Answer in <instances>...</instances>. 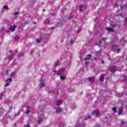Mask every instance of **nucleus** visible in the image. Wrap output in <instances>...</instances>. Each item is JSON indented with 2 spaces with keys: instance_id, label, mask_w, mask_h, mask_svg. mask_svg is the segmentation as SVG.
I'll use <instances>...</instances> for the list:
<instances>
[{
  "instance_id": "obj_1",
  "label": "nucleus",
  "mask_w": 127,
  "mask_h": 127,
  "mask_svg": "<svg viewBox=\"0 0 127 127\" xmlns=\"http://www.w3.org/2000/svg\"><path fill=\"white\" fill-rule=\"evenodd\" d=\"M53 71L57 75H63L65 73V69L64 68H61L59 71L53 69Z\"/></svg>"
},
{
  "instance_id": "obj_2",
  "label": "nucleus",
  "mask_w": 127,
  "mask_h": 127,
  "mask_svg": "<svg viewBox=\"0 0 127 127\" xmlns=\"http://www.w3.org/2000/svg\"><path fill=\"white\" fill-rule=\"evenodd\" d=\"M91 55H88L87 57L84 59V60H85V64H86V65L89 64V62H92L93 60L91 59Z\"/></svg>"
},
{
  "instance_id": "obj_3",
  "label": "nucleus",
  "mask_w": 127,
  "mask_h": 127,
  "mask_svg": "<svg viewBox=\"0 0 127 127\" xmlns=\"http://www.w3.org/2000/svg\"><path fill=\"white\" fill-rule=\"evenodd\" d=\"M107 41H108V39L104 38L103 40L100 41L98 43H97V45H98V46L102 45V44L107 45Z\"/></svg>"
},
{
  "instance_id": "obj_4",
  "label": "nucleus",
  "mask_w": 127,
  "mask_h": 127,
  "mask_svg": "<svg viewBox=\"0 0 127 127\" xmlns=\"http://www.w3.org/2000/svg\"><path fill=\"white\" fill-rule=\"evenodd\" d=\"M123 107H124L126 109V110H127V102L125 103L124 105H123L122 106V107L120 108L119 112H118L119 115H122V114L123 112Z\"/></svg>"
},
{
  "instance_id": "obj_5",
  "label": "nucleus",
  "mask_w": 127,
  "mask_h": 127,
  "mask_svg": "<svg viewBox=\"0 0 127 127\" xmlns=\"http://www.w3.org/2000/svg\"><path fill=\"white\" fill-rule=\"evenodd\" d=\"M112 50L114 52H117V53H120V51H121V50L118 49V46H116V45H114L112 47Z\"/></svg>"
},
{
  "instance_id": "obj_6",
  "label": "nucleus",
  "mask_w": 127,
  "mask_h": 127,
  "mask_svg": "<svg viewBox=\"0 0 127 127\" xmlns=\"http://www.w3.org/2000/svg\"><path fill=\"white\" fill-rule=\"evenodd\" d=\"M12 81V79L11 78H8L6 80V84H5V87H7V86H9V84H10V82Z\"/></svg>"
},
{
  "instance_id": "obj_7",
  "label": "nucleus",
  "mask_w": 127,
  "mask_h": 127,
  "mask_svg": "<svg viewBox=\"0 0 127 127\" xmlns=\"http://www.w3.org/2000/svg\"><path fill=\"white\" fill-rule=\"evenodd\" d=\"M101 55V52H97L95 54L96 57L95 58V60H98L99 59V57H100V56Z\"/></svg>"
},
{
  "instance_id": "obj_8",
  "label": "nucleus",
  "mask_w": 127,
  "mask_h": 127,
  "mask_svg": "<svg viewBox=\"0 0 127 127\" xmlns=\"http://www.w3.org/2000/svg\"><path fill=\"white\" fill-rule=\"evenodd\" d=\"M93 116H99L100 114V111L99 110H95L92 113Z\"/></svg>"
},
{
  "instance_id": "obj_9",
  "label": "nucleus",
  "mask_w": 127,
  "mask_h": 127,
  "mask_svg": "<svg viewBox=\"0 0 127 127\" xmlns=\"http://www.w3.org/2000/svg\"><path fill=\"white\" fill-rule=\"evenodd\" d=\"M109 70L111 71V72L114 73V72H115L116 70V66H112V67H110Z\"/></svg>"
},
{
  "instance_id": "obj_10",
  "label": "nucleus",
  "mask_w": 127,
  "mask_h": 127,
  "mask_svg": "<svg viewBox=\"0 0 127 127\" xmlns=\"http://www.w3.org/2000/svg\"><path fill=\"white\" fill-rule=\"evenodd\" d=\"M85 8H86V6L85 5H81L79 7V10L80 11L84 10L85 9Z\"/></svg>"
},
{
  "instance_id": "obj_11",
  "label": "nucleus",
  "mask_w": 127,
  "mask_h": 127,
  "mask_svg": "<svg viewBox=\"0 0 127 127\" xmlns=\"http://www.w3.org/2000/svg\"><path fill=\"white\" fill-rule=\"evenodd\" d=\"M15 27H16V26H15V25H14L13 26H11L9 28V30H11V31H13V30L15 29Z\"/></svg>"
},
{
  "instance_id": "obj_12",
  "label": "nucleus",
  "mask_w": 127,
  "mask_h": 127,
  "mask_svg": "<svg viewBox=\"0 0 127 127\" xmlns=\"http://www.w3.org/2000/svg\"><path fill=\"white\" fill-rule=\"evenodd\" d=\"M11 77L13 79H14V78H16V74H15V72H12L11 73Z\"/></svg>"
},
{
  "instance_id": "obj_13",
  "label": "nucleus",
  "mask_w": 127,
  "mask_h": 127,
  "mask_svg": "<svg viewBox=\"0 0 127 127\" xmlns=\"http://www.w3.org/2000/svg\"><path fill=\"white\" fill-rule=\"evenodd\" d=\"M44 86H45V83H44V81H42L41 83L39 85L40 88H43Z\"/></svg>"
},
{
  "instance_id": "obj_14",
  "label": "nucleus",
  "mask_w": 127,
  "mask_h": 127,
  "mask_svg": "<svg viewBox=\"0 0 127 127\" xmlns=\"http://www.w3.org/2000/svg\"><path fill=\"white\" fill-rule=\"evenodd\" d=\"M108 32H114V30L111 28H106Z\"/></svg>"
},
{
  "instance_id": "obj_15",
  "label": "nucleus",
  "mask_w": 127,
  "mask_h": 127,
  "mask_svg": "<svg viewBox=\"0 0 127 127\" xmlns=\"http://www.w3.org/2000/svg\"><path fill=\"white\" fill-rule=\"evenodd\" d=\"M62 104V100H58L57 102V106H60Z\"/></svg>"
},
{
  "instance_id": "obj_16",
  "label": "nucleus",
  "mask_w": 127,
  "mask_h": 127,
  "mask_svg": "<svg viewBox=\"0 0 127 127\" xmlns=\"http://www.w3.org/2000/svg\"><path fill=\"white\" fill-rule=\"evenodd\" d=\"M95 81V77H90L89 78V81L91 83H93Z\"/></svg>"
},
{
  "instance_id": "obj_17",
  "label": "nucleus",
  "mask_w": 127,
  "mask_h": 127,
  "mask_svg": "<svg viewBox=\"0 0 127 127\" xmlns=\"http://www.w3.org/2000/svg\"><path fill=\"white\" fill-rule=\"evenodd\" d=\"M111 26H112V27H115V26H118V28H120V25H118L117 24H111Z\"/></svg>"
},
{
  "instance_id": "obj_18",
  "label": "nucleus",
  "mask_w": 127,
  "mask_h": 127,
  "mask_svg": "<svg viewBox=\"0 0 127 127\" xmlns=\"http://www.w3.org/2000/svg\"><path fill=\"white\" fill-rule=\"evenodd\" d=\"M105 76H104V75H102L100 76V81H104V78Z\"/></svg>"
},
{
  "instance_id": "obj_19",
  "label": "nucleus",
  "mask_w": 127,
  "mask_h": 127,
  "mask_svg": "<svg viewBox=\"0 0 127 127\" xmlns=\"http://www.w3.org/2000/svg\"><path fill=\"white\" fill-rule=\"evenodd\" d=\"M61 111H62V109L60 108H58L57 109V113H60V112H61Z\"/></svg>"
},
{
  "instance_id": "obj_20",
  "label": "nucleus",
  "mask_w": 127,
  "mask_h": 127,
  "mask_svg": "<svg viewBox=\"0 0 127 127\" xmlns=\"http://www.w3.org/2000/svg\"><path fill=\"white\" fill-rule=\"evenodd\" d=\"M3 9H5L6 10H8V7L7 5H4L3 7Z\"/></svg>"
},
{
  "instance_id": "obj_21",
  "label": "nucleus",
  "mask_w": 127,
  "mask_h": 127,
  "mask_svg": "<svg viewBox=\"0 0 127 127\" xmlns=\"http://www.w3.org/2000/svg\"><path fill=\"white\" fill-rule=\"evenodd\" d=\"M65 78H66V76L65 75H62L61 76V80H65Z\"/></svg>"
},
{
  "instance_id": "obj_22",
  "label": "nucleus",
  "mask_w": 127,
  "mask_h": 127,
  "mask_svg": "<svg viewBox=\"0 0 127 127\" xmlns=\"http://www.w3.org/2000/svg\"><path fill=\"white\" fill-rule=\"evenodd\" d=\"M42 120L43 118H40L38 121V124H41L42 122Z\"/></svg>"
},
{
  "instance_id": "obj_23",
  "label": "nucleus",
  "mask_w": 127,
  "mask_h": 127,
  "mask_svg": "<svg viewBox=\"0 0 127 127\" xmlns=\"http://www.w3.org/2000/svg\"><path fill=\"white\" fill-rule=\"evenodd\" d=\"M42 39H36V42L37 43H40Z\"/></svg>"
},
{
  "instance_id": "obj_24",
  "label": "nucleus",
  "mask_w": 127,
  "mask_h": 127,
  "mask_svg": "<svg viewBox=\"0 0 127 127\" xmlns=\"http://www.w3.org/2000/svg\"><path fill=\"white\" fill-rule=\"evenodd\" d=\"M58 65H59V62L58 61L55 63L54 66L57 67Z\"/></svg>"
},
{
  "instance_id": "obj_25",
  "label": "nucleus",
  "mask_w": 127,
  "mask_h": 127,
  "mask_svg": "<svg viewBox=\"0 0 127 127\" xmlns=\"http://www.w3.org/2000/svg\"><path fill=\"white\" fill-rule=\"evenodd\" d=\"M91 118V116H90L89 115H86L85 117V120H88V119H90Z\"/></svg>"
},
{
  "instance_id": "obj_26",
  "label": "nucleus",
  "mask_w": 127,
  "mask_h": 127,
  "mask_svg": "<svg viewBox=\"0 0 127 127\" xmlns=\"http://www.w3.org/2000/svg\"><path fill=\"white\" fill-rule=\"evenodd\" d=\"M112 110L114 113H117V108L116 107L113 108Z\"/></svg>"
},
{
  "instance_id": "obj_27",
  "label": "nucleus",
  "mask_w": 127,
  "mask_h": 127,
  "mask_svg": "<svg viewBox=\"0 0 127 127\" xmlns=\"http://www.w3.org/2000/svg\"><path fill=\"white\" fill-rule=\"evenodd\" d=\"M4 94V92H2L0 95V100H1V98L2 97V96H3V94Z\"/></svg>"
},
{
  "instance_id": "obj_28",
  "label": "nucleus",
  "mask_w": 127,
  "mask_h": 127,
  "mask_svg": "<svg viewBox=\"0 0 127 127\" xmlns=\"http://www.w3.org/2000/svg\"><path fill=\"white\" fill-rule=\"evenodd\" d=\"M118 97H120V96H124L125 95V94H124V93H121V94H119V93H118Z\"/></svg>"
},
{
  "instance_id": "obj_29",
  "label": "nucleus",
  "mask_w": 127,
  "mask_h": 127,
  "mask_svg": "<svg viewBox=\"0 0 127 127\" xmlns=\"http://www.w3.org/2000/svg\"><path fill=\"white\" fill-rule=\"evenodd\" d=\"M19 37L18 36H16V37L14 38V39L16 40V41L18 40Z\"/></svg>"
},
{
  "instance_id": "obj_30",
  "label": "nucleus",
  "mask_w": 127,
  "mask_h": 127,
  "mask_svg": "<svg viewBox=\"0 0 127 127\" xmlns=\"http://www.w3.org/2000/svg\"><path fill=\"white\" fill-rule=\"evenodd\" d=\"M74 43L73 42V40L70 41V45H73V44Z\"/></svg>"
},
{
  "instance_id": "obj_31",
  "label": "nucleus",
  "mask_w": 127,
  "mask_h": 127,
  "mask_svg": "<svg viewBox=\"0 0 127 127\" xmlns=\"http://www.w3.org/2000/svg\"><path fill=\"white\" fill-rule=\"evenodd\" d=\"M30 112V110H27V111L25 112V114H29Z\"/></svg>"
},
{
  "instance_id": "obj_32",
  "label": "nucleus",
  "mask_w": 127,
  "mask_h": 127,
  "mask_svg": "<svg viewBox=\"0 0 127 127\" xmlns=\"http://www.w3.org/2000/svg\"><path fill=\"white\" fill-rule=\"evenodd\" d=\"M60 127H64V124L62 123L60 125Z\"/></svg>"
},
{
  "instance_id": "obj_33",
  "label": "nucleus",
  "mask_w": 127,
  "mask_h": 127,
  "mask_svg": "<svg viewBox=\"0 0 127 127\" xmlns=\"http://www.w3.org/2000/svg\"><path fill=\"white\" fill-rule=\"evenodd\" d=\"M79 58H80V60H82V59H83V56H81L79 57Z\"/></svg>"
},
{
  "instance_id": "obj_34",
  "label": "nucleus",
  "mask_w": 127,
  "mask_h": 127,
  "mask_svg": "<svg viewBox=\"0 0 127 127\" xmlns=\"http://www.w3.org/2000/svg\"><path fill=\"white\" fill-rule=\"evenodd\" d=\"M24 127H30L29 126V124H27V125H25Z\"/></svg>"
},
{
  "instance_id": "obj_35",
  "label": "nucleus",
  "mask_w": 127,
  "mask_h": 127,
  "mask_svg": "<svg viewBox=\"0 0 127 127\" xmlns=\"http://www.w3.org/2000/svg\"><path fill=\"white\" fill-rule=\"evenodd\" d=\"M14 14L15 15H16V14H18V12H15L14 13Z\"/></svg>"
},
{
  "instance_id": "obj_36",
  "label": "nucleus",
  "mask_w": 127,
  "mask_h": 127,
  "mask_svg": "<svg viewBox=\"0 0 127 127\" xmlns=\"http://www.w3.org/2000/svg\"><path fill=\"white\" fill-rule=\"evenodd\" d=\"M47 22H46V23H49L50 21L49 19L47 20Z\"/></svg>"
},
{
  "instance_id": "obj_37",
  "label": "nucleus",
  "mask_w": 127,
  "mask_h": 127,
  "mask_svg": "<svg viewBox=\"0 0 127 127\" xmlns=\"http://www.w3.org/2000/svg\"><path fill=\"white\" fill-rule=\"evenodd\" d=\"M124 77V80H127V77L126 76H123Z\"/></svg>"
},
{
  "instance_id": "obj_38",
  "label": "nucleus",
  "mask_w": 127,
  "mask_h": 127,
  "mask_svg": "<svg viewBox=\"0 0 127 127\" xmlns=\"http://www.w3.org/2000/svg\"><path fill=\"white\" fill-rule=\"evenodd\" d=\"M100 34V32H96V35H98V34Z\"/></svg>"
},
{
  "instance_id": "obj_39",
  "label": "nucleus",
  "mask_w": 127,
  "mask_h": 127,
  "mask_svg": "<svg viewBox=\"0 0 127 127\" xmlns=\"http://www.w3.org/2000/svg\"><path fill=\"white\" fill-rule=\"evenodd\" d=\"M125 22H126V23H127V18L125 20Z\"/></svg>"
},
{
  "instance_id": "obj_40",
  "label": "nucleus",
  "mask_w": 127,
  "mask_h": 127,
  "mask_svg": "<svg viewBox=\"0 0 127 127\" xmlns=\"http://www.w3.org/2000/svg\"><path fill=\"white\" fill-rule=\"evenodd\" d=\"M19 56H23V54H19Z\"/></svg>"
},
{
  "instance_id": "obj_41",
  "label": "nucleus",
  "mask_w": 127,
  "mask_h": 127,
  "mask_svg": "<svg viewBox=\"0 0 127 127\" xmlns=\"http://www.w3.org/2000/svg\"><path fill=\"white\" fill-rule=\"evenodd\" d=\"M8 57V58H11V57H12V56H9Z\"/></svg>"
},
{
  "instance_id": "obj_42",
  "label": "nucleus",
  "mask_w": 127,
  "mask_h": 127,
  "mask_svg": "<svg viewBox=\"0 0 127 127\" xmlns=\"http://www.w3.org/2000/svg\"><path fill=\"white\" fill-rule=\"evenodd\" d=\"M6 74H8V70L6 71Z\"/></svg>"
},
{
  "instance_id": "obj_43",
  "label": "nucleus",
  "mask_w": 127,
  "mask_h": 127,
  "mask_svg": "<svg viewBox=\"0 0 127 127\" xmlns=\"http://www.w3.org/2000/svg\"><path fill=\"white\" fill-rule=\"evenodd\" d=\"M124 7H125V8H127V5H124Z\"/></svg>"
},
{
  "instance_id": "obj_44",
  "label": "nucleus",
  "mask_w": 127,
  "mask_h": 127,
  "mask_svg": "<svg viewBox=\"0 0 127 127\" xmlns=\"http://www.w3.org/2000/svg\"><path fill=\"white\" fill-rule=\"evenodd\" d=\"M94 127H100V126L99 125H97V126H95Z\"/></svg>"
},
{
  "instance_id": "obj_45",
  "label": "nucleus",
  "mask_w": 127,
  "mask_h": 127,
  "mask_svg": "<svg viewBox=\"0 0 127 127\" xmlns=\"http://www.w3.org/2000/svg\"><path fill=\"white\" fill-rule=\"evenodd\" d=\"M120 17L123 18V16L122 15H120Z\"/></svg>"
},
{
  "instance_id": "obj_46",
  "label": "nucleus",
  "mask_w": 127,
  "mask_h": 127,
  "mask_svg": "<svg viewBox=\"0 0 127 127\" xmlns=\"http://www.w3.org/2000/svg\"><path fill=\"white\" fill-rule=\"evenodd\" d=\"M80 31H81V29H79L78 30V32H80Z\"/></svg>"
},
{
  "instance_id": "obj_47",
  "label": "nucleus",
  "mask_w": 127,
  "mask_h": 127,
  "mask_svg": "<svg viewBox=\"0 0 127 127\" xmlns=\"http://www.w3.org/2000/svg\"><path fill=\"white\" fill-rule=\"evenodd\" d=\"M71 17H69L68 18L70 19L72 17V16H71V15H70Z\"/></svg>"
},
{
  "instance_id": "obj_48",
  "label": "nucleus",
  "mask_w": 127,
  "mask_h": 127,
  "mask_svg": "<svg viewBox=\"0 0 127 127\" xmlns=\"http://www.w3.org/2000/svg\"><path fill=\"white\" fill-rule=\"evenodd\" d=\"M74 92V90L73 89H72V91H70V92Z\"/></svg>"
},
{
  "instance_id": "obj_49",
  "label": "nucleus",
  "mask_w": 127,
  "mask_h": 127,
  "mask_svg": "<svg viewBox=\"0 0 127 127\" xmlns=\"http://www.w3.org/2000/svg\"><path fill=\"white\" fill-rule=\"evenodd\" d=\"M42 79H43V77H41V81L42 80Z\"/></svg>"
},
{
  "instance_id": "obj_50",
  "label": "nucleus",
  "mask_w": 127,
  "mask_h": 127,
  "mask_svg": "<svg viewBox=\"0 0 127 127\" xmlns=\"http://www.w3.org/2000/svg\"><path fill=\"white\" fill-rule=\"evenodd\" d=\"M76 127H80V126H76Z\"/></svg>"
},
{
  "instance_id": "obj_51",
  "label": "nucleus",
  "mask_w": 127,
  "mask_h": 127,
  "mask_svg": "<svg viewBox=\"0 0 127 127\" xmlns=\"http://www.w3.org/2000/svg\"><path fill=\"white\" fill-rule=\"evenodd\" d=\"M102 64H104V62H102Z\"/></svg>"
},
{
  "instance_id": "obj_52",
  "label": "nucleus",
  "mask_w": 127,
  "mask_h": 127,
  "mask_svg": "<svg viewBox=\"0 0 127 127\" xmlns=\"http://www.w3.org/2000/svg\"><path fill=\"white\" fill-rule=\"evenodd\" d=\"M10 53H11V51H10Z\"/></svg>"
},
{
  "instance_id": "obj_53",
  "label": "nucleus",
  "mask_w": 127,
  "mask_h": 127,
  "mask_svg": "<svg viewBox=\"0 0 127 127\" xmlns=\"http://www.w3.org/2000/svg\"><path fill=\"white\" fill-rule=\"evenodd\" d=\"M27 109H29V107H27Z\"/></svg>"
},
{
  "instance_id": "obj_54",
  "label": "nucleus",
  "mask_w": 127,
  "mask_h": 127,
  "mask_svg": "<svg viewBox=\"0 0 127 127\" xmlns=\"http://www.w3.org/2000/svg\"><path fill=\"white\" fill-rule=\"evenodd\" d=\"M122 9H123V7H121Z\"/></svg>"
},
{
  "instance_id": "obj_55",
  "label": "nucleus",
  "mask_w": 127,
  "mask_h": 127,
  "mask_svg": "<svg viewBox=\"0 0 127 127\" xmlns=\"http://www.w3.org/2000/svg\"><path fill=\"white\" fill-rule=\"evenodd\" d=\"M113 39H114V40H115V38H114Z\"/></svg>"
},
{
  "instance_id": "obj_56",
  "label": "nucleus",
  "mask_w": 127,
  "mask_h": 127,
  "mask_svg": "<svg viewBox=\"0 0 127 127\" xmlns=\"http://www.w3.org/2000/svg\"><path fill=\"white\" fill-rule=\"evenodd\" d=\"M126 95H127V93L126 94Z\"/></svg>"
}]
</instances>
